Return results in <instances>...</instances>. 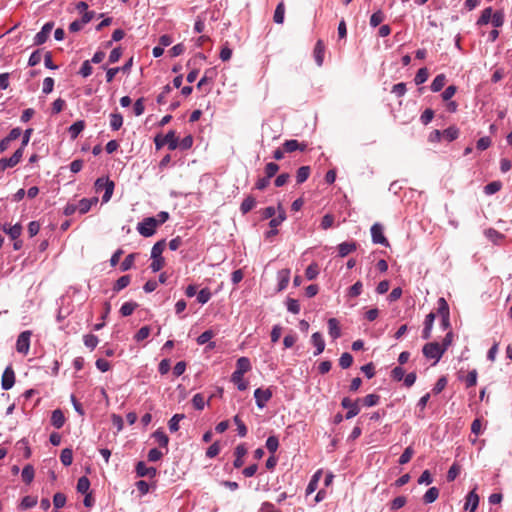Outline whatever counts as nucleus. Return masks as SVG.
I'll use <instances>...</instances> for the list:
<instances>
[{"mask_svg":"<svg viewBox=\"0 0 512 512\" xmlns=\"http://www.w3.org/2000/svg\"><path fill=\"white\" fill-rule=\"evenodd\" d=\"M422 352L427 359H433L436 364L445 353V348H441L437 342H430L424 345Z\"/></svg>","mask_w":512,"mask_h":512,"instance_id":"1","label":"nucleus"},{"mask_svg":"<svg viewBox=\"0 0 512 512\" xmlns=\"http://www.w3.org/2000/svg\"><path fill=\"white\" fill-rule=\"evenodd\" d=\"M114 182L109 180L108 178H98L95 182V188L97 192L104 191V194L102 196L103 202H108L113 194L114 191Z\"/></svg>","mask_w":512,"mask_h":512,"instance_id":"2","label":"nucleus"},{"mask_svg":"<svg viewBox=\"0 0 512 512\" xmlns=\"http://www.w3.org/2000/svg\"><path fill=\"white\" fill-rule=\"evenodd\" d=\"M154 143L156 149L162 148L164 145L168 146V149L173 151L178 147V139L175 135V131L170 130L163 138L159 135L155 137Z\"/></svg>","mask_w":512,"mask_h":512,"instance_id":"3","label":"nucleus"},{"mask_svg":"<svg viewBox=\"0 0 512 512\" xmlns=\"http://www.w3.org/2000/svg\"><path fill=\"white\" fill-rule=\"evenodd\" d=\"M158 227L154 217L144 218L137 225V231L144 237H151L155 234L156 228Z\"/></svg>","mask_w":512,"mask_h":512,"instance_id":"4","label":"nucleus"},{"mask_svg":"<svg viewBox=\"0 0 512 512\" xmlns=\"http://www.w3.org/2000/svg\"><path fill=\"white\" fill-rule=\"evenodd\" d=\"M32 332L30 330L23 331L19 334L16 341V350L18 353L27 355L30 350V339Z\"/></svg>","mask_w":512,"mask_h":512,"instance_id":"5","label":"nucleus"},{"mask_svg":"<svg viewBox=\"0 0 512 512\" xmlns=\"http://www.w3.org/2000/svg\"><path fill=\"white\" fill-rule=\"evenodd\" d=\"M360 402V399H357L356 401H352L349 397H344L341 401V406L345 409H347V413L345 414V419L349 420L355 417L360 412V407L358 403Z\"/></svg>","mask_w":512,"mask_h":512,"instance_id":"6","label":"nucleus"},{"mask_svg":"<svg viewBox=\"0 0 512 512\" xmlns=\"http://www.w3.org/2000/svg\"><path fill=\"white\" fill-rule=\"evenodd\" d=\"M273 393L270 388L262 389L257 388L254 391V398L256 401V405L258 408L263 409L266 406V403L272 398Z\"/></svg>","mask_w":512,"mask_h":512,"instance_id":"7","label":"nucleus"},{"mask_svg":"<svg viewBox=\"0 0 512 512\" xmlns=\"http://www.w3.org/2000/svg\"><path fill=\"white\" fill-rule=\"evenodd\" d=\"M371 237H372L373 243H375V244H381L384 246L389 245L387 238L384 236L383 227L379 223H375L372 225Z\"/></svg>","mask_w":512,"mask_h":512,"instance_id":"8","label":"nucleus"},{"mask_svg":"<svg viewBox=\"0 0 512 512\" xmlns=\"http://www.w3.org/2000/svg\"><path fill=\"white\" fill-rule=\"evenodd\" d=\"M53 27H54V23L53 22L45 23L42 26L41 30L35 35V37H34V45H42V44H44L47 41V39H48V37H49Z\"/></svg>","mask_w":512,"mask_h":512,"instance_id":"9","label":"nucleus"},{"mask_svg":"<svg viewBox=\"0 0 512 512\" xmlns=\"http://www.w3.org/2000/svg\"><path fill=\"white\" fill-rule=\"evenodd\" d=\"M479 505V496L476 493V488L470 491L465 498L464 509L469 512H474Z\"/></svg>","mask_w":512,"mask_h":512,"instance_id":"10","label":"nucleus"},{"mask_svg":"<svg viewBox=\"0 0 512 512\" xmlns=\"http://www.w3.org/2000/svg\"><path fill=\"white\" fill-rule=\"evenodd\" d=\"M15 383V373L12 369V367L8 366L2 375V389L3 390H9L13 387Z\"/></svg>","mask_w":512,"mask_h":512,"instance_id":"11","label":"nucleus"},{"mask_svg":"<svg viewBox=\"0 0 512 512\" xmlns=\"http://www.w3.org/2000/svg\"><path fill=\"white\" fill-rule=\"evenodd\" d=\"M136 474L139 477L154 478L157 470L154 467H148L143 461H139L136 465Z\"/></svg>","mask_w":512,"mask_h":512,"instance_id":"12","label":"nucleus"},{"mask_svg":"<svg viewBox=\"0 0 512 512\" xmlns=\"http://www.w3.org/2000/svg\"><path fill=\"white\" fill-rule=\"evenodd\" d=\"M311 343L315 346L314 356H318L325 349V341L320 332H315L311 336Z\"/></svg>","mask_w":512,"mask_h":512,"instance_id":"13","label":"nucleus"},{"mask_svg":"<svg viewBox=\"0 0 512 512\" xmlns=\"http://www.w3.org/2000/svg\"><path fill=\"white\" fill-rule=\"evenodd\" d=\"M97 202H98L97 197L83 198L78 202V204H76L77 210L79 211L80 214H85L91 209V207L93 205L97 204Z\"/></svg>","mask_w":512,"mask_h":512,"instance_id":"14","label":"nucleus"},{"mask_svg":"<svg viewBox=\"0 0 512 512\" xmlns=\"http://www.w3.org/2000/svg\"><path fill=\"white\" fill-rule=\"evenodd\" d=\"M306 148H307V145L305 143H299L295 139L286 140L283 143V149L287 153H291L296 150L305 151Z\"/></svg>","mask_w":512,"mask_h":512,"instance_id":"15","label":"nucleus"},{"mask_svg":"<svg viewBox=\"0 0 512 512\" xmlns=\"http://www.w3.org/2000/svg\"><path fill=\"white\" fill-rule=\"evenodd\" d=\"M435 317H436V315L433 312H430L426 316L425 321H424V328L422 331L423 339H429L431 337V332H432Z\"/></svg>","mask_w":512,"mask_h":512,"instance_id":"16","label":"nucleus"},{"mask_svg":"<svg viewBox=\"0 0 512 512\" xmlns=\"http://www.w3.org/2000/svg\"><path fill=\"white\" fill-rule=\"evenodd\" d=\"M2 229L12 240H17L22 233V226L19 223L15 224L13 226L4 224L2 226Z\"/></svg>","mask_w":512,"mask_h":512,"instance_id":"17","label":"nucleus"},{"mask_svg":"<svg viewBox=\"0 0 512 512\" xmlns=\"http://www.w3.org/2000/svg\"><path fill=\"white\" fill-rule=\"evenodd\" d=\"M277 279H278V291H283L287 288L289 281H290V270L289 269H282L278 271L277 273Z\"/></svg>","mask_w":512,"mask_h":512,"instance_id":"18","label":"nucleus"},{"mask_svg":"<svg viewBox=\"0 0 512 512\" xmlns=\"http://www.w3.org/2000/svg\"><path fill=\"white\" fill-rule=\"evenodd\" d=\"M247 449L244 444H239L236 446L234 454H235V460L233 462V465L235 468H240L243 466L244 461L243 457L246 455Z\"/></svg>","mask_w":512,"mask_h":512,"instance_id":"19","label":"nucleus"},{"mask_svg":"<svg viewBox=\"0 0 512 512\" xmlns=\"http://www.w3.org/2000/svg\"><path fill=\"white\" fill-rule=\"evenodd\" d=\"M324 53H325V46L322 40H318L316 42V45L314 47V59L316 64L320 67L323 64L324 61Z\"/></svg>","mask_w":512,"mask_h":512,"instance_id":"20","label":"nucleus"},{"mask_svg":"<svg viewBox=\"0 0 512 512\" xmlns=\"http://www.w3.org/2000/svg\"><path fill=\"white\" fill-rule=\"evenodd\" d=\"M277 210V216L272 217L269 222L270 228L277 229V227L280 226L286 220V211L284 210L281 204L278 205Z\"/></svg>","mask_w":512,"mask_h":512,"instance_id":"21","label":"nucleus"},{"mask_svg":"<svg viewBox=\"0 0 512 512\" xmlns=\"http://www.w3.org/2000/svg\"><path fill=\"white\" fill-rule=\"evenodd\" d=\"M328 324V332L331 338L338 339L341 336V330L339 327V322L336 318H330L327 322Z\"/></svg>","mask_w":512,"mask_h":512,"instance_id":"22","label":"nucleus"},{"mask_svg":"<svg viewBox=\"0 0 512 512\" xmlns=\"http://www.w3.org/2000/svg\"><path fill=\"white\" fill-rule=\"evenodd\" d=\"M51 424L57 428L60 429L65 424V416L60 409H56L52 412L51 415Z\"/></svg>","mask_w":512,"mask_h":512,"instance_id":"23","label":"nucleus"},{"mask_svg":"<svg viewBox=\"0 0 512 512\" xmlns=\"http://www.w3.org/2000/svg\"><path fill=\"white\" fill-rule=\"evenodd\" d=\"M251 369L250 360L247 357H240L236 362V370L233 373L245 374Z\"/></svg>","mask_w":512,"mask_h":512,"instance_id":"24","label":"nucleus"},{"mask_svg":"<svg viewBox=\"0 0 512 512\" xmlns=\"http://www.w3.org/2000/svg\"><path fill=\"white\" fill-rule=\"evenodd\" d=\"M493 14H494V12L491 7L485 8L482 11L480 17L478 18L476 25L477 26L487 25L488 23L491 22Z\"/></svg>","mask_w":512,"mask_h":512,"instance_id":"25","label":"nucleus"},{"mask_svg":"<svg viewBox=\"0 0 512 512\" xmlns=\"http://www.w3.org/2000/svg\"><path fill=\"white\" fill-rule=\"evenodd\" d=\"M85 122L83 120H78L74 122L68 129L69 135L72 139H76L79 134L84 130Z\"/></svg>","mask_w":512,"mask_h":512,"instance_id":"26","label":"nucleus"},{"mask_svg":"<svg viewBox=\"0 0 512 512\" xmlns=\"http://www.w3.org/2000/svg\"><path fill=\"white\" fill-rule=\"evenodd\" d=\"M356 250L355 242H342L338 245V253L340 257H345L349 253Z\"/></svg>","mask_w":512,"mask_h":512,"instance_id":"27","label":"nucleus"},{"mask_svg":"<svg viewBox=\"0 0 512 512\" xmlns=\"http://www.w3.org/2000/svg\"><path fill=\"white\" fill-rule=\"evenodd\" d=\"M256 206V199L253 196H247L240 205V211L243 215L250 212Z\"/></svg>","mask_w":512,"mask_h":512,"instance_id":"28","label":"nucleus"},{"mask_svg":"<svg viewBox=\"0 0 512 512\" xmlns=\"http://www.w3.org/2000/svg\"><path fill=\"white\" fill-rule=\"evenodd\" d=\"M439 497V489L437 487H430L423 496V502L426 504L433 503Z\"/></svg>","mask_w":512,"mask_h":512,"instance_id":"29","label":"nucleus"},{"mask_svg":"<svg viewBox=\"0 0 512 512\" xmlns=\"http://www.w3.org/2000/svg\"><path fill=\"white\" fill-rule=\"evenodd\" d=\"M123 125V116L120 113L110 114V127L113 131H118Z\"/></svg>","mask_w":512,"mask_h":512,"instance_id":"30","label":"nucleus"},{"mask_svg":"<svg viewBox=\"0 0 512 512\" xmlns=\"http://www.w3.org/2000/svg\"><path fill=\"white\" fill-rule=\"evenodd\" d=\"M166 248V241L164 239L156 242L151 249V258H160Z\"/></svg>","mask_w":512,"mask_h":512,"instance_id":"31","label":"nucleus"},{"mask_svg":"<svg viewBox=\"0 0 512 512\" xmlns=\"http://www.w3.org/2000/svg\"><path fill=\"white\" fill-rule=\"evenodd\" d=\"M446 77L444 74L437 75L431 83V90L433 92H439L445 86Z\"/></svg>","mask_w":512,"mask_h":512,"instance_id":"32","label":"nucleus"},{"mask_svg":"<svg viewBox=\"0 0 512 512\" xmlns=\"http://www.w3.org/2000/svg\"><path fill=\"white\" fill-rule=\"evenodd\" d=\"M131 282V277L129 275L121 276L114 284L113 291L115 293L120 292L124 288H126Z\"/></svg>","mask_w":512,"mask_h":512,"instance_id":"33","label":"nucleus"},{"mask_svg":"<svg viewBox=\"0 0 512 512\" xmlns=\"http://www.w3.org/2000/svg\"><path fill=\"white\" fill-rule=\"evenodd\" d=\"M34 475L35 472L32 465L28 464L22 469L21 477L26 484H30L33 481Z\"/></svg>","mask_w":512,"mask_h":512,"instance_id":"34","label":"nucleus"},{"mask_svg":"<svg viewBox=\"0 0 512 512\" xmlns=\"http://www.w3.org/2000/svg\"><path fill=\"white\" fill-rule=\"evenodd\" d=\"M459 136V129L455 126H450L442 132V137L448 142L456 140Z\"/></svg>","mask_w":512,"mask_h":512,"instance_id":"35","label":"nucleus"},{"mask_svg":"<svg viewBox=\"0 0 512 512\" xmlns=\"http://www.w3.org/2000/svg\"><path fill=\"white\" fill-rule=\"evenodd\" d=\"M231 381L237 386L238 390L245 391L248 388V383L244 381L243 374L232 373Z\"/></svg>","mask_w":512,"mask_h":512,"instance_id":"36","label":"nucleus"},{"mask_svg":"<svg viewBox=\"0 0 512 512\" xmlns=\"http://www.w3.org/2000/svg\"><path fill=\"white\" fill-rule=\"evenodd\" d=\"M310 167L309 166H301L296 173V181L298 184L304 183L310 175Z\"/></svg>","mask_w":512,"mask_h":512,"instance_id":"37","label":"nucleus"},{"mask_svg":"<svg viewBox=\"0 0 512 512\" xmlns=\"http://www.w3.org/2000/svg\"><path fill=\"white\" fill-rule=\"evenodd\" d=\"M77 492L81 494H86L89 492L90 481L86 476H82L78 479L77 482Z\"/></svg>","mask_w":512,"mask_h":512,"instance_id":"38","label":"nucleus"},{"mask_svg":"<svg viewBox=\"0 0 512 512\" xmlns=\"http://www.w3.org/2000/svg\"><path fill=\"white\" fill-rule=\"evenodd\" d=\"M185 418L184 414H175L168 422V427L171 432H177L179 430V422Z\"/></svg>","mask_w":512,"mask_h":512,"instance_id":"39","label":"nucleus"},{"mask_svg":"<svg viewBox=\"0 0 512 512\" xmlns=\"http://www.w3.org/2000/svg\"><path fill=\"white\" fill-rule=\"evenodd\" d=\"M153 437L155 438V440L159 444V446L165 447V448L168 446L169 438L163 431H161L159 429L156 430L153 433Z\"/></svg>","mask_w":512,"mask_h":512,"instance_id":"40","label":"nucleus"},{"mask_svg":"<svg viewBox=\"0 0 512 512\" xmlns=\"http://www.w3.org/2000/svg\"><path fill=\"white\" fill-rule=\"evenodd\" d=\"M137 306L138 304L136 302H125L120 308V313L124 317L130 316L137 308Z\"/></svg>","mask_w":512,"mask_h":512,"instance_id":"41","label":"nucleus"},{"mask_svg":"<svg viewBox=\"0 0 512 512\" xmlns=\"http://www.w3.org/2000/svg\"><path fill=\"white\" fill-rule=\"evenodd\" d=\"M284 14H285V7H284L283 2H280L276 6V9L274 12V16H273L274 22L277 24H282L284 21Z\"/></svg>","mask_w":512,"mask_h":512,"instance_id":"42","label":"nucleus"},{"mask_svg":"<svg viewBox=\"0 0 512 512\" xmlns=\"http://www.w3.org/2000/svg\"><path fill=\"white\" fill-rule=\"evenodd\" d=\"M60 460L64 466H70L73 461V452L69 448H65L61 451Z\"/></svg>","mask_w":512,"mask_h":512,"instance_id":"43","label":"nucleus"},{"mask_svg":"<svg viewBox=\"0 0 512 512\" xmlns=\"http://www.w3.org/2000/svg\"><path fill=\"white\" fill-rule=\"evenodd\" d=\"M505 15L504 12L501 10H497L494 12L492 16L491 23L495 28H499L504 24Z\"/></svg>","mask_w":512,"mask_h":512,"instance_id":"44","label":"nucleus"},{"mask_svg":"<svg viewBox=\"0 0 512 512\" xmlns=\"http://www.w3.org/2000/svg\"><path fill=\"white\" fill-rule=\"evenodd\" d=\"M428 76H429L428 69L425 67L420 68L417 71L415 78H414L416 85H420V84H423L424 82H426L428 79Z\"/></svg>","mask_w":512,"mask_h":512,"instance_id":"45","label":"nucleus"},{"mask_svg":"<svg viewBox=\"0 0 512 512\" xmlns=\"http://www.w3.org/2000/svg\"><path fill=\"white\" fill-rule=\"evenodd\" d=\"M437 304H438V314L441 317L450 316L448 303L446 302V300L443 297H440L438 299Z\"/></svg>","mask_w":512,"mask_h":512,"instance_id":"46","label":"nucleus"},{"mask_svg":"<svg viewBox=\"0 0 512 512\" xmlns=\"http://www.w3.org/2000/svg\"><path fill=\"white\" fill-rule=\"evenodd\" d=\"M501 187H502L501 182L492 181L484 187V192L486 195H493V194L497 193L501 189Z\"/></svg>","mask_w":512,"mask_h":512,"instance_id":"47","label":"nucleus"},{"mask_svg":"<svg viewBox=\"0 0 512 512\" xmlns=\"http://www.w3.org/2000/svg\"><path fill=\"white\" fill-rule=\"evenodd\" d=\"M135 257H136V255L134 253L127 255L120 265V270L122 272H125V271H128L129 269H131L134 264Z\"/></svg>","mask_w":512,"mask_h":512,"instance_id":"48","label":"nucleus"},{"mask_svg":"<svg viewBox=\"0 0 512 512\" xmlns=\"http://www.w3.org/2000/svg\"><path fill=\"white\" fill-rule=\"evenodd\" d=\"M380 396L377 394H368L364 398L360 399L362 403L367 407H372L378 404Z\"/></svg>","mask_w":512,"mask_h":512,"instance_id":"49","label":"nucleus"},{"mask_svg":"<svg viewBox=\"0 0 512 512\" xmlns=\"http://www.w3.org/2000/svg\"><path fill=\"white\" fill-rule=\"evenodd\" d=\"M83 341L85 346L91 350L95 349L99 342L98 337L94 334L85 335Z\"/></svg>","mask_w":512,"mask_h":512,"instance_id":"50","label":"nucleus"},{"mask_svg":"<svg viewBox=\"0 0 512 512\" xmlns=\"http://www.w3.org/2000/svg\"><path fill=\"white\" fill-rule=\"evenodd\" d=\"M384 13L381 10H377L370 17V25L372 27H377L384 21Z\"/></svg>","mask_w":512,"mask_h":512,"instance_id":"51","label":"nucleus"},{"mask_svg":"<svg viewBox=\"0 0 512 512\" xmlns=\"http://www.w3.org/2000/svg\"><path fill=\"white\" fill-rule=\"evenodd\" d=\"M279 447V440L276 436H269L266 440V448L272 454H274Z\"/></svg>","mask_w":512,"mask_h":512,"instance_id":"52","label":"nucleus"},{"mask_svg":"<svg viewBox=\"0 0 512 512\" xmlns=\"http://www.w3.org/2000/svg\"><path fill=\"white\" fill-rule=\"evenodd\" d=\"M352 363H353V356L350 353L345 352L341 355V357L339 359V365L341 368L347 369L352 365Z\"/></svg>","mask_w":512,"mask_h":512,"instance_id":"53","label":"nucleus"},{"mask_svg":"<svg viewBox=\"0 0 512 512\" xmlns=\"http://www.w3.org/2000/svg\"><path fill=\"white\" fill-rule=\"evenodd\" d=\"M477 377L478 373L476 369H473L468 372L467 376L465 377V384L467 388L473 387L477 384Z\"/></svg>","mask_w":512,"mask_h":512,"instance_id":"54","label":"nucleus"},{"mask_svg":"<svg viewBox=\"0 0 512 512\" xmlns=\"http://www.w3.org/2000/svg\"><path fill=\"white\" fill-rule=\"evenodd\" d=\"M233 422L237 425L238 435L240 437H245L247 435V427L239 417V415H235L233 417Z\"/></svg>","mask_w":512,"mask_h":512,"instance_id":"55","label":"nucleus"},{"mask_svg":"<svg viewBox=\"0 0 512 512\" xmlns=\"http://www.w3.org/2000/svg\"><path fill=\"white\" fill-rule=\"evenodd\" d=\"M413 455H414L413 448L411 446H408L404 450V452L401 454V456L399 457V460H398L399 464L404 465V464L408 463L411 460Z\"/></svg>","mask_w":512,"mask_h":512,"instance_id":"56","label":"nucleus"},{"mask_svg":"<svg viewBox=\"0 0 512 512\" xmlns=\"http://www.w3.org/2000/svg\"><path fill=\"white\" fill-rule=\"evenodd\" d=\"M319 274L318 265L316 263L310 264L305 271V276L308 280L315 279Z\"/></svg>","mask_w":512,"mask_h":512,"instance_id":"57","label":"nucleus"},{"mask_svg":"<svg viewBox=\"0 0 512 512\" xmlns=\"http://www.w3.org/2000/svg\"><path fill=\"white\" fill-rule=\"evenodd\" d=\"M37 504V499L32 496H25L20 503V508L23 510L30 509Z\"/></svg>","mask_w":512,"mask_h":512,"instance_id":"58","label":"nucleus"},{"mask_svg":"<svg viewBox=\"0 0 512 512\" xmlns=\"http://www.w3.org/2000/svg\"><path fill=\"white\" fill-rule=\"evenodd\" d=\"M152 262L150 264V269L152 272L156 273L160 271L165 265V259L163 257L160 258H151Z\"/></svg>","mask_w":512,"mask_h":512,"instance_id":"59","label":"nucleus"},{"mask_svg":"<svg viewBox=\"0 0 512 512\" xmlns=\"http://www.w3.org/2000/svg\"><path fill=\"white\" fill-rule=\"evenodd\" d=\"M287 310L293 314H298L300 312V304L298 300L293 298H288L286 301Z\"/></svg>","mask_w":512,"mask_h":512,"instance_id":"60","label":"nucleus"},{"mask_svg":"<svg viewBox=\"0 0 512 512\" xmlns=\"http://www.w3.org/2000/svg\"><path fill=\"white\" fill-rule=\"evenodd\" d=\"M211 298V292L208 288L201 289L197 294V301L200 304L207 303Z\"/></svg>","mask_w":512,"mask_h":512,"instance_id":"61","label":"nucleus"},{"mask_svg":"<svg viewBox=\"0 0 512 512\" xmlns=\"http://www.w3.org/2000/svg\"><path fill=\"white\" fill-rule=\"evenodd\" d=\"M279 170V165L274 162H269L265 166V176L271 179Z\"/></svg>","mask_w":512,"mask_h":512,"instance_id":"62","label":"nucleus"},{"mask_svg":"<svg viewBox=\"0 0 512 512\" xmlns=\"http://www.w3.org/2000/svg\"><path fill=\"white\" fill-rule=\"evenodd\" d=\"M485 236L494 243H497L503 238V235L493 228L485 230Z\"/></svg>","mask_w":512,"mask_h":512,"instance_id":"63","label":"nucleus"},{"mask_svg":"<svg viewBox=\"0 0 512 512\" xmlns=\"http://www.w3.org/2000/svg\"><path fill=\"white\" fill-rule=\"evenodd\" d=\"M53 504L56 509H60L66 504V496L63 493H56L53 496Z\"/></svg>","mask_w":512,"mask_h":512,"instance_id":"64","label":"nucleus"}]
</instances>
